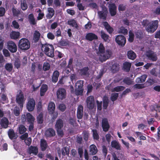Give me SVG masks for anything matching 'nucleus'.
I'll return each instance as SVG.
<instances>
[{
    "instance_id": "f257e3e1",
    "label": "nucleus",
    "mask_w": 160,
    "mask_h": 160,
    "mask_svg": "<svg viewBox=\"0 0 160 160\" xmlns=\"http://www.w3.org/2000/svg\"><path fill=\"white\" fill-rule=\"evenodd\" d=\"M97 53L99 56V60L102 62L109 59L112 55V52L109 50L105 51L103 44L101 43L99 44L98 51Z\"/></svg>"
},
{
    "instance_id": "f03ea898",
    "label": "nucleus",
    "mask_w": 160,
    "mask_h": 160,
    "mask_svg": "<svg viewBox=\"0 0 160 160\" xmlns=\"http://www.w3.org/2000/svg\"><path fill=\"white\" fill-rule=\"evenodd\" d=\"M41 49L47 56L51 58L54 56V48L52 44L48 43L42 44Z\"/></svg>"
},
{
    "instance_id": "7ed1b4c3",
    "label": "nucleus",
    "mask_w": 160,
    "mask_h": 160,
    "mask_svg": "<svg viewBox=\"0 0 160 160\" xmlns=\"http://www.w3.org/2000/svg\"><path fill=\"white\" fill-rule=\"evenodd\" d=\"M63 121L60 118L58 119L56 121L55 125L57 134L59 137H62L64 135V133L62 128L63 126Z\"/></svg>"
},
{
    "instance_id": "20e7f679",
    "label": "nucleus",
    "mask_w": 160,
    "mask_h": 160,
    "mask_svg": "<svg viewBox=\"0 0 160 160\" xmlns=\"http://www.w3.org/2000/svg\"><path fill=\"white\" fill-rule=\"evenodd\" d=\"M18 46L19 48L22 50H27L30 47V42L27 39L22 38L19 40Z\"/></svg>"
},
{
    "instance_id": "39448f33",
    "label": "nucleus",
    "mask_w": 160,
    "mask_h": 160,
    "mask_svg": "<svg viewBox=\"0 0 160 160\" xmlns=\"http://www.w3.org/2000/svg\"><path fill=\"white\" fill-rule=\"evenodd\" d=\"M158 26V20L150 22L149 24L146 28V30L151 33H153L157 29Z\"/></svg>"
},
{
    "instance_id": "423d86ee",
    "label": "nucleus",
    "mask_w": 160,
    "mask_h": 160,
    "mask_svg": "<svg viewBox=\"0 0 160 160\" xmlns=\"http://www.w3.org/2000/svg\"><path fill=\"white\" fill-rule=\"evenodd\" d=\"M84 81L82 80L78 81L75 84L76 88L75 90V93L77 96L82 95L83 91V88Z\"/></svg>"
},
{
    "instance_id": "0eeeda50",
    "label": "nucleus",
    "mask_w": 160,
    "mask_h": 160,
    "mask_svg": "<svg viewBox=\"0 0 160 160\" xmlns=\"http://www.w3.org/2000/svg\"><path fill=\"white\" fill-rule=\"evenodd\" d=\"M57 98L59 100H62L64 99L66 97V91L64 88H60L57 91Z\"/></svg>"
},
{
    "instance_id": "6e6552de",
    "label": "nucleus",
    "mask_w": 160,
    "mask_h": 160,
    "mask_svg": "<svg viewBox=\"0 0 160 160\" xmlns=\"http://www.w3.org/2000/svg\"><path fill=\"white\" fill-rule=\"evenodd\" d=\"M115 41L119 45L124 46L126 43V39L125 37L122 35H118L115 38Z\"/></svg>"
},
{
    "instance_id": "1a4fd4ad",
    "label": "nucleus",
    "mask_w": 160,
    "mask_h": 160,
    "mask_svg": "<svg viewBox=\"0 0 160 160\" xmlns=\"http://www.w3.org/2000/svg\"><path fill=\"white\" fill-rule=\"evenodd\" d=\"M35 105V100L33 98H30L28 100L27 103V108L28 111H32L34 109Z\"/></svg>"
},
{
    "instance_id": "9d476101",
    "label": "nucleus",
    "mask_w": 160,
    "mask_h": 160,
    "mask_svg": "<svg viewBox=\"0 0 160 160\" xmlns=\"http://www.w3.org/2000/svg\"><path fill=\"white\" fill-rule=\"evenodd\" d=\"M108 12V10L106 7L103 8L102 11H98V12L99 18L103 21L106 20Z\"/></svg>"
},
{
    "instance_id": "9b49d317",
    "label": "nucleus",
    "mask_w": 160,
    "mask_h": 160,
    "mask_svg": "<svg viewBox=\"0 0 160 160\" xmlns=\"http://www.w3.org/2000/svg\"><path fill=\"white\" fill-rule=\"evenodd\" d=\"M24 97L23 94L21 91L19 92L16 97V101L20 107H22L23 104Z\"/></svg>"
},
{
    "instance_id": "f8f14e48",
    "label": "nucleus",
    "mask_w": 160,
    "mask_h": 160,
    "mask_svg": "<svg viewBox=\"0 0 160 160\" xmlns=\"http://www.w3.org/2000/svg\"><path fill=\"white\" fill-rule=\"evenodd\" d=\"M8 48L12 52H16L17 51V46L13 41H9L7 42Z\"/></svg>"
},
{
    "instance_id": "ddd939ff",
    "label": "nucleus",
    "mask_w": 160,
    "mask_h": 160,
    "mask_svg": "<svg viewBox=\"0 0 160 160\" xmlns=\"http://www.w3.org/2000/svg\"><path fill=\"white\" fill-rule=\"evenodd\" d=\"M146 55L149 60L152 62L156 61L158 58L156 54L153 51H149L146 53Z\"/></svg>"
},
{
    "instance_id": "4468645a",
    "label": "nucleus",
    "mask_w": 160,
    "mask_h": 160,
    "mask_svg": "<svg viewBox=\"0 0 160 160\" xmlns=\"http://www.w3.org/2000/svg\"><path fill=\"white\" fill-rule=\"evenodd\" d=\"M108 8L109 12L112 16H114L116 14V6L114 3H110L109 4Z\"/></svg>"
},
{
    "instance_id": "2eb2a0df",
    "label": "nucleus",
    "mask_w": 160,
    "mask_h": 160,
    "mask_svg": "<svg viewBox=\"0 0 160 160\" xmlns=\"http://www.w3.org/2000/svg\"><path fill=\"white\" fill-rule=\"evenodd\" d=\"M102 126L104 131L107 132L108 130L110 128V125L108 120L106 118H104L102 119Z\"/></svg>"
},
{
    "instance_id": "dca6fc26",
    "label": "nucleus",
    "mask_w": 160,
    "mask_h": 160,
    "mask_svg": "<svg viewBox=\"0 0 160 160\" xmlns=\"http://www.w3.org/2000/svg\"><path fill=\"white\" fill-rule=\"evenodd\" d=\"M85 39L87 40L91 41L93 40L98 39V37L94 33L89 32L86 34Z\"/></svg>"
},
{
    "instance_id": "f3484780",
    "label": "nucleus",
    "mask_w": 160,
    "mask_h": 160,
    "mask_svg": "<svg viewBox=\"0 0 160 160\" xmlns=\"http://www.w3.org/2000/svg\"><path fill=\"white\" fill-rule=\"evenodd\" d=\"M9 123V121L8 119L6 117H3L0 120V124L3 128H7L8 127Z\"/></svg>"
},
{
    "instance_id": "a211bd4d",
    "label": "nucleus",
    "mask_w": 160,
    "mask_h": 160,
    "mask_svg": "<svg viewBox=\"0 0 160 160\" xmlns=\"http://www.w3.org/2000/svg\"><path fill=\"white\" fill-rule=\"evenodd\" d=\"M102 23L106 29L107 31L109 34H111L114 31L113 28L110 26L107 22H103Z\"/></svg>"
},
{
    "instance_id": "6ab92c4d",
    "label": "nucleus",
    "mask_w": 160,
    "mask_h": 160,
    "mask_svg": "<svg viewBox=\"0 0 160 160\" xmlns=\"http://www.w3.org/2000/svg\"><path fill=\"white\" fill-rule=\"evenodd\" d=\"M40 147L42 151H45L48 147V144L46 140L42 139L40 140Z\"/></svg>"
},
{
    "instance_id": "aec40b11",
    "label": "nucleus",
    "mask_w": 160,
    "mask_h": 160,
    "mask_svg": "<svg viewBox=\"0 0 160 160\" xmlns=\"http://www.w3.org/2000/svg\"><path fill=\"white\" fill-rule=\"evenodd\" d=\"M83 107L81 105L78 106L77 111V118L79 119H82L83 117Z\"/></svg>"
},
{
    "instance_id": "412c9836",
    "label": "nucleus",
    "mask_w": 160,
    "mask_h": 160,
    "mask_svg": "<svg viewBox=\"0 0 160 160\" xmlns=\"http://www.w3.org/2000/svg\"><path fill=\"white\" fill-rule=\"evenodd\" d=\"M45 135L48 137H52L56 135L54 130L52 128H49L47 130L45 133Z\"/></svg>"
},
{
    "instance_id": "4be33fe9",
    "label": "nucleus",
    "mask_w": 160,
    "mask_h": 160,
    "mask_svg": "<svg viewBox=\"0 0 160 160\" xmlns=\"http://www.w3.org/2000/svg\"><path fill=\"white\" fill-rule=\"evenodd\" d=\"M55 105L54 102H49L48 106V111L50 114L53 113L55 111Z\"/></svg>"
},
{
    "instance_id": "5701e85b",
    "label": "nucleus",
    "mask_w": 160,
    "mask_h": 160,
    "mask_svg": "<svg viewBox=\"0 0 160 160\" xmlns=\"http://www.w3.org/2000/svg\"><path fill=\"white\" fill-rule=\"evenodd\" d=\"M8 135L9 138L11 140L15 139L18 137L17 134L15 133L12 129L9 130L8 131Z\"/></svg>"
},
{
    "instance_id": "b1692460",
    "label": "nucleus",
    "mask_w": 160,
    "mask_h": 160,
    "mask_svg": "<svg viewBox=\"0 0 160 160\" xmlns=\"http://www.w3.org/2000/svg\"><path fill=\"white\" fill-rule=\"evenodd\" d=\"M28 152L30 154L32 153L36 155L38 152V148L37 146H31L28 148Z\"/></svg>"
},
{
    "instance_id": "393cba45",
    "label": "nucleus",
    "mask_w": 160,
    "mask_h": 160,
    "mask_svg": "<svg viewBox=\"0 0 160 160\" xmlns=\"http://www.w3.org/2000/svg\"><path fill=\"white\" fill-rule=\"evenodd\" d=\"M34 118L33 116L29 113L26 114L27 122L29 124L33 123L34 121Z\"/></svg>"
},
{
    "instance_id": "a878e982",
    "label": "nucleus",
    "mask_w": 160,
    "mask_h": 160,
    "mask_svg": "<svg viewBox=\"0 0 160 160\" xmlns=\"http://www.w3.org/2000/svg\"><path fill=\"white\" fill-rule=\"evenodd\" d=\"M127 55L128 58L132 60H134L137 57L135 53L131 50L128 52Z\"/></svg>"
},
{
    "instance_id": "bb28decb",
    "label": "nucleus",
    "mask_w": 160,
    "mask_h": 160,
    "mask_svg": "<svg viewBox=\"0 0 160 160\" xmlns=\"http://www.w3.org/2000/svg\"><path fill=\"white\" fill-rule=\"evenodd\" d=\"M48 10V13L46 14V17L48 19H51L54 15L55 11L54 9L51 8H49Z\"/></svg>"
},
{
    "instance_id": "cd10ccee",
    "label": "nucleus",
    "mask_w": 160,
    "mask_h": 160,
    "mask_svg": "<svg viewBox=\"0 0 160 160\" xmlns=\"http://www.w3.org/2000/svg\"><path fill=\"white\" fill-rule=\"evenodd\" d=\"M59 75V73L58 71L56 70L54 71L52 77V81L53 82L55 83L57 82Z\"/></svg>"
},
{
    "instance_id": "c85d7f7f",
    "label": "nucleus",
    "mask_w": 160,
    "mask_h": 160,
    "mask_svg": "<svg viewBox=\"0 0 160 160\" xmlns=\"http://www.w3.org/2000/svg\"><path fill=\"white\" fill-rule=\"evenodd\" d=\"M147 78V75L144 74L138 77L136 79V82L137 83H140L144 82Z\"/></svg>"
},
{
    "instance_id": "c756f323",
    "label": "nucleus",
    "mask_w": 160,
    "mask_h": 160,
    "mask_svg": "<svg viewBox=\"0 0 160 160\" xmlns=\"http://www.w3.org/2000/svg\"><path fill=\"white\" fill-rule=\"evenodd\" d=\"M19 32L12 31L10 33V37L11 39L16 40L18 39L20 36Z\"/></svg>"
},
{
    "instance_id": "7c9ffc66",
    "label": "nucleus",
    "mask_w": 160,
    "mask_h": 160,
    "mask_svg": "<svg viewBox=\"0 0 160 160\" xmlns=\"http://www.w3.org/2000/svg\"><path fill=\"white\" fill-rule=\"evenodd\" d=\"M68 122L69 124L73 127H76L78 125L76 119L75 118L71 117H69L68 120Z\"/></svg>"
},
{
    "instance_id": "2f4dec72",
    "label": "nucleus",
    "mask_w": 160,
    "mask_h": 160,
    "mask_svg": "<svg viewBox=\"0 0 160 160\" xmlns=\"http://www.w3.org/2000/svg\"><path fill=\"white\" fill-rule=\"evenodd\" d=\"M28 18L29 22L31 25H35L36 24V22L32 13L29 15Z\"/></svg>"
},
{
    "instance_id": "473e14b6",
    "label": "nucleus",
    "mask_w": 160,
    "mask_h": 160,
    "mask_svg": "<svg viewBox=\"0 0 160 160\" xmlns=\"http://www.w3.org/2000/svg\"><path fill=\"white\" fill-rule=\"evenodd\" d=\"M48 89V86L46 84L42 85L40 88V95L41 96H43Z\"/></svg>"
},
{
    "instance_id": "72a5a7b5",
    "label": "nucleus",
    "mask_w": 160,
    "mask_h": 160,
    "mask_svg": "<svg viewBox=\"0 0 160 160\" xmlns=\"http://www.w3.org/2000/svg\"><path fill=\"white\" fill-rule=\"evenodd\" d=\"M101 38L105 41L107 42L109 39V36L103 30H102L100 32Z\"/></svg>"
},
{
    "instance_id": "f704fd0d",
    "label": "nucleus",
    "mask_w": 160,
    "mask_h": 160,
    "mask_svg": "<svg viewBox=\"0 0 160 160\" xmlns=\"http://www.w3.org/2000/svg\"><path fill=\"white\" fill-rule=\"evenodd\" d=\"M111 145L112 147L117 150H120V146L118 142L115 140H113L111 142Z\"/></svg>"
},
{
    "instance_id": "c9c22d12",
    "label": "nucleus",
    "mask_w": 160,
    "mask_h": 160,
    "mask_svg": "<svg viewBox=\"0 0 160 160\" xmlns=\"http://www.w3.org/2000/svg\"><path fill=\"white\" fill-rule=\"evenodd\" d=\"M98 151L96 146L94 144H92L90 146V152L92 155L96 154Z\"/></svg>"
},
{
    "instance_id": "e433bc0d",
    "label": "nucleus",
    "mask_w": 160,
    "mask_h": 160,
    "mask_svg": "<svg viewBox=\"0 0 160 160\" xmlns=\"http://www.w3.org/2000/svg\"><path fill=\"white\" fill-rule=\"evenodd\" d=\"M41 36V34L37 30L35 31L33 34V39L35 42H37Z\"/></svg>"
},
{
    "instance_id": "4c0bfd02",
    "label": "nucleus",
    "mask_w": 160,
    "mask_h": 160,
    "mask_svg": "<svg viewBox=\"0 0 160 160\" xmlns=\"http://www.w3.org/2000/svg\"><path fill=\"white\" fill-rule=\"evenodd\" d=\"M20 4L21 9L23 11H25L28 8V6L26 0H21Z\"/></svg>"
},
{
    "instance_id": "58836bf2",
    "label": "nucleus",
    "mask_w": 160,
    "mask_h": 160,
    "mask_svg": "<svg viewBox=\"0 0 160 160\" xmlns=\"http://www.w3.org/2000/svg\"><path fill=\"white\" fill-rule=\"evenodd\" d=\"M19 133L22 134L24 133L27 131V129L23 125L21 124L18 127Z\"/></svg>"
},
{
    "instance_id": "ea45409f",
    "label": "nucleus",
    "mask_w": 160,
    "mask_h": 160,
    "mask_svg": "<svg viewBox=\"0 0 160 160\" xmlns=\"http://www.w3.org/2000/svg\"><path fill=\"white\" fill-rule=\"evenodd\" d=\"M89 68L88 67H85L80 70V74L82 76H86L88 73Z\"/></svg>"
},
{
    "instance_id": "a19ab883",
    "label": "nucleus",
    "mask_w": 160,
    "mask_h": 160,
    "mask_svg": "<svg viewBox=\"0 0 160 160\" xmlns=\"http://www.w3.org/2000/svg\"><path fill=\"white\" fill-rule=\"evenodd\" d=\"M68 22L69 25L72 27H74L76 28H77L78 27L76 21L73 19L68 20Z\"/></svg>"
},
{
    "instance_id": "79ce46f5",
    "label": "nucleus",
    "mask_w": 160,
    "mask_h": 160,
    "mask_svg": "<svg viewBox=\"0 0 160 160\" xmlns=\"http://www.w3.org/2000/svg\"><path fill=\"white\" fill-rule=\"evenodd\" d=\"M125 88V87L123 86H119L113 88L111 90V91L112 92H119L123 90Z\"/></svg>"
},
{
    "instance_id": "37998d69",
    "label": "nucleus",
    "mask_w": 160,
    "mask_h": 160,
    "mask_svg": "<svg viewBox=\"0 0 160 160\" xmlns=\"http://www.w3.org/2000/svg\"><path fill=\"white\" fill-rule=\"evenodd\" d=\"M123 66L124 69L126 71L129 72L130 70L131 64L129 62H126L123 63Z\"/></svg>"
},
{
    "instance_id": "c03bdc74",
    "label": "nucleus",
    "mask_w": 160,
    "mask_h": 160,
    "mask_svg": "<svg viewBox=\"0 0 160 160\" xmlns=\"http://www.w3.org/2000/svg\"><path fill=\"white\" fill-rule=\"evenodd\" d=\"M92 136L94 139L98 140L99 139V135L98 132L96 129H93L92 130Z\"/></svg>"
},
{
    "instance_id": "a18cd8bd",
    "label": "nucleus",
    "mask_w": 160,
    "mask_h": 160,
    "mask_svg": "<svg viewBox=\"0 0 160 160\" xmlns=\"http://www.w3.org/2000/svg\"><path fill=\"white\" fill-rule=\"evenodd\" d=\"M118 32L119 33L126 35L128 34V31L124 27L121 26L119 28Z\"/></svg>"
},
{
    "instance_id": "49530a36",
    "label": "nucleus",
    "mask_w": 160,
    "mask_h": 160,
    "mask_svg": "<svg viewBox=\"0 0 160 160\" xmlns=\"http://www.w3.org/2000/svg\"><path fill=\"white\" fill-rule=\"evenodd\" d=\"M5 69L8 72H11L13 66L11 63H7L5 66Z\"/></svg>"
},
{
    "instance_id": "de8ad7c7",
    "label": "nucleus",
    "mask_w": 160,
    "mask_h": 160,
    "mask_svg": "<svg viewBox=\"0 0 160 160\" xmlns=\"http://www.w3.org/2000/svg\"><path fill=\"white\" fill-rule=\"evenodd\" d=\"M50 64L47 62H44L43 66V69L44 71L48 70L50 68Z\"/></svg>"
},
{
    "instance_id": "09e8293b",
    "label": "nucleus",
    "mask_w": 160,
    "mask_h": 160,
    "mask_svg": "<svg viewBox=\"0 0 160 160\" xmlns=\"http://www.w3.org/2000/svg\"><path fill=\"white\" fill-rule=\"evenodd\" d=\"M133 87L134 88L140 89L145 88L146 87V86L144 83L142 84L137 83L134 85Z\"/></svg>"
},
{
    "instance_id": "8fccbe9b",
    "label": "nucleus",
    "mask_w": 160,
    "mask_h": 160,
    "mask_svg": "<svg viewBox=\"0 0 160 160\" xmlns=\"http://www.w3.org/2000/svg\"><path fill=\"white\" fill-rule=\"evenodd\" d=\"M12 11L14 16L18 17L20 14V11L17 10L14 7H12Z\"/></svg>"
},
{
    "instance_id": "3c124183",
    "label": "nucleus",
    "mask_w": 160,
    "mask_h": 160,
    "mask_svg": "<svg viewBox=\"0 0 160 160\" xmlns=\"http://www.w3.org/2000/svg\"><path fill=\"white\" fill-rule=\"evenodd\" d=\"M123 82L128 85H130L132 84V81L128 77L125 78L123 80Z\"/></svg>"
},
{
    "instance_id": "603ef678",
    "label": "nucleus",
    "mask_w": 160,
    "mask_h": 160,
    "mask_svg": "<svg viewBox=\"0 0 160 160\" xmlns=\"http://www.w3.org/2000/svg\"><path fill=\"white\" fill-rule=\"evenodd\" d=\"M134 34L132 31H130L129 32V38L128 41L130 42H133L134 38Z\"/></svg>"
},
{
    "instance_id": "864d4df0",
    "label": "nucleus",
    "mask_w": 160,
    "mask_h": 160,
    "mask_svg": "<svg viewBox=\"0 0 160 160\" xmlns=\"http://www.w3.org/2000/svg\"><path fill=\"white\" fill-rule=\"evenodd\" d=\"M58 44L62 46H66L69 45V42L68 40H61L58 42Z\"/></svg>"
},
{
    "instance_id": "5fc2aeb1",
    "label": "nucleus",
    "mask_w": 160,
    "mask_h": 160,
    "mask_svg": "<svg viewBox=\"0 0 160 160\" xmlns=\"http://www.w3.org/2000/svg\"><path fill=\"white\" fill-rule=\"evenodd\" d=\"M118 93H113L111 94V97H110L111 101L112 102H114L116 101L118 97Z\"/></svg>"
},
{
    "instance_id": "6e6d98bb",
    "label": "nucleus",
    "mask_w": 160,
    "mask_h": 160,
    "mask_svg": "<svg viewBox=\"0 0 160 160\" xmlns=\"http://www.w3.org/2000/svg\"><path fill=\"white\" fill-rule=\"evenodd\" d=\"M43 116L42 113H40L37 118V120L38 123L39 124H42L43 122Z\"/></svg>"
},
{
    "instance_id": "4d7b16f0",
    "label": "nucleus",
    "mask_w": 160,
    "mask_h": 160,
    "mask_svg": "<svg viewBox=\"0 0 160 160\" xmlns=\"http://www.w3.org/2000/svg\"><path fill=\"white\" fill-rule=\"evenodd\" d=\"M154 82L153 80L150 78L148 79L144 84H145V85H146L147 87L152 85Z\"/></svg>"
},
{
    "instance_id": "13d9d810",
    "label": "nucleus",
    "mask_w": 160,
    "mask_h": 160,
    "mask_svg": "<svg viewBox=\"0 0 160 160\" xmlns=\"http://www.w3.org/2000/svg\"><path fill=\"white\" fill-rule=\"evenodd\" d=\"M82 133L83 134V138L85 141H87L88 140L89 133L88 131H84Z\"/></svg>"
},
{
    "instance_id": "bf43d9fd",
    "label": "nucleus",
    "mask_w": 160,
    "mask_h": 160,
    "mask_svg": "<svg viewBox=\"0 0 160 160\" xmlns=\"http://www.w3.org/2000/svg\"><path fill=\"white\" fill-rule=\"evenodd\" d=\"M150 22L147 19L144 20L142 22V25L146 29V28L149 24Z\"/></svg>"
},
{
    "instance_id": "052dcab7",
    "label": "nucleus",
    "mask_w": 160,
    "mask_h": 160,
    "mask_svg": "<svg viewBox=\"0 0 160 160\" xmlns=\"http://www.w3.org/2000/svg\"><path fill=\"white\" fill-rule=\"evenodd\" d=\"M47 37L48 39L51 40H53L55 38L54 35L52 32H50L47 33Z\"/></svg>"
},
{
    "instance_id": "680f3d73",
    "label": "nucleus",
    "mask_w": 160,
    "mask_h": 160,
    "mask_svg": "<svg viewBox=\"0 0 160 160\" xmlns=\"http://www.w3.org/2000/svg\"><path fill=\"white\" fill-rule=\"evenodd\" d=\"M87 102L94 103V97L92 96H90L88 97L87 99Z\"/></svg>"
},
{
    "instance_id": "e2e57ef3",
    "label": "nucleus",
    "mask_w": 160,
    "mask_h": 160,
    "mask_svg": "<svg viewBox=\"0 0 160 160\" xmlns=\"http://www.w3.org/2000/svg\"><path fill=\"white\" fill-rule=\"evenodd\" d=\"M102 152L104 156L106 157L108 153V150L106 146L105 145H103L102 146Z\"/></svg>"
},
{
    "instance_id": "0e129e2a",
    "label": "nucleus",
    "mask_w": 160,
    "mask_h": 160,
    "mask_svg": "<svg viewBox=\"0 0 160 160\" xmlns=\"http://www.w3.org/2000/svg\"><path fill=\"white\" fill-rule=\"evenodd\" d=\"M14 65L15 68L18 69L20 68L21 66L20 62L19 60H16L14 62Z\"/></svg>"
},
{
    "instance_id": "69168bd1",
    "label": "nucleus",
    "mask_w": 160,
    "mask_h": 160,
    "mask_svg": "<svg viewBox=\"0 0 160 160\" xmlns=\"http://www.w3.org/2000/svg\"><path fill=\"white\" fill-rule=\"evenodd\" d=\"M142 34V33L141 31H138L135 32V35L137 38H141Z\"/></svg>"
},
{
    "instance_id": "338daca9",
    "label": "nucleus",
    "mask_w": 160,
    "mask_h": 160,
    "mask_svg": "<svg viewBox=\"0 0 160 160\" xmlns=\"http://www.w3.org/2000/svg\"><path fill=\"white\" fill-rule=\"evenodd\" d=\"M12 24L14 28L18 29L19 28V25L18 22H17L16 20H14L13 21Z\"/></svg>"
},
{
    "instance_id": "774afa93",
    "label": "nucleus",
    "mask_w": 160,
    "mask_h": 160,
    "mask_svg": "<svg viewBox=\"0 0 160 160\" xmlns=\"http://www.w3.org/2000/svg\"><path fill=\"white\" fill-rule=\"evenodd\" d=\"M126 8V6L122 4H120L119 5L118 7V10L119 11H124L125 10Z\"/></svg>"
}]
</instances>
